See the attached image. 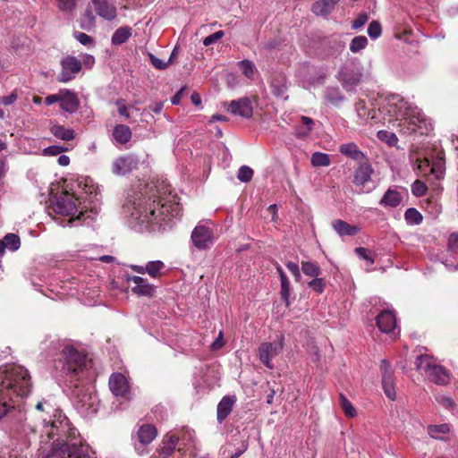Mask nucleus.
<instances>
[{"label": "nucleus", "instance_id": "obj_28", "mask_svg": "<svg viewBox=\"0 0 458 458\" xmlns=\"http://www.w3.org/2000/svg\"><path fill=\"white\" fill-rule=\"evenodd\" d=\"M138 161L132 156L121 157L116 161V174H128L137 166Z\"/></svg>", "mask_w": 458, "mask_h": 458}, {"label": "nucleus", "instance_id": "obj_63", "mask_svg": "<svg viewBox=\"0 0 458 458\" xmlns=\"http://www.w3.org/2000/svg\"><path fill=\"white\" fill-rule=\"evenodd\" d=\"M94 15L92 14L91 11L87 10L85 13L84 20L82 21L81 27L83 29H88L89 27L92 26L94 24Z\"/></svg>", "mask_w": 458, "mask_h": 458}, {"label": "nucleus", "instance_id": "obj_26", "mask_svg": "<svg viewBox=\"0 0 458 458\" xmlns=\"http://www.w3.org/2000/svg\"><path fill=\"white\" fill-rule=\"evenodd\" d=\"M361 77L362 74L360 72L351 69H343L339 72V80L344 87L357 85L360 81Z\"/></svg>", "mask_w": 458, "mask_h": 458}, {"label": "nucleus", "instance_id": "obj_18", "mask_svg": "<svg viewBox=\"0 0 458 458\" xmlns=\"http://www.w3.org/2000/svg\"><path fill=\"white\" fill-rule=\"evenodd\" d=\"M122 397L126 402L132 399L131 386L127 377L122 373H116V397Z\"/></svg>", "mask_w": 458, "mask_h": 458}, {"label": "nucleus", "instance_id": "obj_47", "mask_svg": "<svg viewBox=\"0 0 458 458\" xmlns=\"http://www.w3.org/2000/svg\"><path fill=\"white\" fill-rule=\"evenodd\" d=\"M427 190V185L420 180H416L411 185V191L416 197L424 196Z\"/></svg>", "mask_w": 458, "mask_h": 458}, {"label": "nucleus", "instance_id": "obj_2", "mask_svg": "<svg viewBox=\"0 0 458 458\" xmlns=\"http://www.w3.org/2000/svg\"><path fill=\"white\" fill-rule=\"evenodd\" d=\"M47 437L54 438L50 451L43 458H90L89 445L82 441L76 428L63 421H53L46 427Z\"/></svg>", "mask_w": 458, "mask_h": 458}, {"label": "nucleus", "instance_id": "obj_30", "mask_svg": "<svg viewBox=\"0 0 458 458\" xmlns=\"http://www.w3.org/2000/svg\"><path fill=\"white\" fill-rule=\"evenodd\" d=\"M402 201L401 194L392 189H388L380 200V205L390 208H396Z\"/></svg>", "mask_w": 458, "mask_h": 458}, {"label": "nucleus", "instance_id": "obj_11", "mask_svg": "<svg viewBox=\"0 0 458 458\" xmlns=\"http://www.w3.org/2000/svg\"><path fill=\"white\" fill-rule=\"evenodd\" d=\"M128 282H132L130 285L131 292L138 296L152 297L155 293V286L148 283V280L140 276H127Z\"/></svg>", "mask_w": 458, "mask_h": 458}, {"label": "nucleus", "instance_id": "obj_16", "mask_svg": "<svg viewBox=\"0 0 458 458\" xmlns=\"http://www.w3.org/2000/svg\"><path fill=\"white\" fill-rule=\"evenodd\" d=\"M236 403L234 395H225L217 404L216 420L222 423L233 411V407Z\"/></svg>", "mask_w": 458, "mask_h": 458}, {"label": "nucleus", "instance_id": "obj_58", "mask_svg": "<svg viewBox=\"0 0 458 458\" xmlns=\"http://www.w3.org/2000/svg\"><path fill=\"white\" fill-rule=\"evenodd\" d=\"M285 265L289 271L293 275L295 281L300 282L301 279V275L299 266L296 263L291 261L287 262Z\"/></svg>", "mask_w": 458, "mask_h": 458}, {"label": "nucleus", "instance_id": "obj_32", "mask_svg": "<svg viewBox=\"0 0 458 458\" xmlns=\"http://www.w3.org/2000/svg\"><path fill=\"white\" fill-rule=\"evenodd\" d=\"M382 386L386 395L391 399L395 400L396 393L394 389V375L382 377Z\"/></svg>", "mask_w": 458, "mask_h": 458}, {"label": "nucleus", "instance_id": "obj_43", "mask_svg": "<svg viewBox=\"0 0 458 458\" xmlns=\"http://www.w3.org/2000/svg\"><path fill=\"white\" fill-rule=\"evenodd\" d=\"M377 137L382 141H386L389 146H394L398 141L396 135L387 131H379L377 132Z\"/></svg>", "mask_w": 458, "mask_h": 458}, {"label": "nucleus", "instance_id": "obj_41", "mask_svg": "<svg viewBox=\"0 0 458 458\" xmlns=\"http://www.w3.org/2000/svg\"><path fill=\"white\" fill-rule=\"evenodd\" d=\"M291 293L290 282L287 276H283V280H281V298L285 302L286 306L289 305V298Z\"/></svg>", "mask_w": 458, "mask_h": 458}, {"label": "nucleus", "instance_id": "obj_42", "mask_svg": "<svg viewBox=\"0 0 458 458\" xmlns=\"http://www.w3.org/2000/svg\"><path fill=\"white\" fill-rule=\"evenodd\" d=\"M131 36V28L128 26L120 27L116 30V45L124 43Z\"/></svg>", "mask_w": 458, "mask_h": 458}, {"label": "nucleus", "instance_id": "obj_49", "mask_svg": "<svg viewBox=\"0 0 458 458\" xmlns=\"http://www.w3.org/2000/svg\"><path fill=\"white\" fill-rule=\"evenodd\" d=\"M71 175H72V178H71V180H72V187H71L72 192L78 193L80 191V189H81L82 183H84V186H85V187H83V190H85V191H88V189H86V187L89 186L88 179H84L83 178L82 180H81L79 182H76L77 179L73 176L75 174H71ZM77 195L80 196L79 194H77Z\"/></svg>", "mask_w": 458, "mask_h": 458}, {"label": "nucleus", "instance_id": "obj_33", "mask_svg": "<svg viewBox=\"0 0 458 458\" xmlns=\"http://www.w3.org/2000/svg\"><path fill=\"white\" fill-rule=\"evenodd\" d=\"M131 131L125 124H116V142L126 144L131 139Z\"/></svg>", "mask_w": 458, "mask_h": 458}, {"label": "nucleus", "instance_id": "obj_29", "mask_svg": "<svg viewBox=\"0 0 458 458\" xmlns=\"http://www.w3.org/2000/svg\"><path fill=\"white\" fill-rule=\"evenodd\" d=\"M50 132L57 139L70 141L75 139V131L69 127L60 124H54L50 127Z\"/></svg>", "mask_w": 458, "mask_h": 458}, {"label": "nucleus", "instance_id": "obj_64", "mask_svg": "<svg viewBox=\"0 0 458 458\" xmlns=\"http://www.w3.org/2000/svg\"><path fill=\"white\" fill-rule=\"evenodd\" d=\"M448 250L451 251H454L458 249V233H452L448 239Z\"/></svg>", "mask_w": 458, "mask_h": 458}, {"label": "nucleus", "instance_id": "obj_62", "mask_svg": "<svg viewBox=\"0 0 458 458\" xmlns=\"http://www.w3.org/2000/svg\"><path fill=\"white\" fill-rule=\"evenodd\" d=\"M437 401L441 404L443 405L444 407L447 408V409H451L453 407L455 406V403L454 402V400L450 397H447V396H437Z\"/></svg>", "mask_w": 458, "mask_h": 458}, {"label": "nucleus", "instance_id": "obj_57", "mask_svg": "<svg viewBox=\"0 0 458 458\" xmlns=\"http://www.w3.org/2000/svg\"><path fill=\"white\" fill-rule=\"evenodd\" d=\"M64 150H66L65 148H64L62 146H58V145H54V146L45 148L43 149V154L45 156H57V155L61 154L62 152H64Z\"/></svg>", "mask_w": 458, "mask_h": 458}, {"label": "nucleus", "instance_id": "obj_7", "mask_svg": "<svg viewBox=\"0 0 458 458\" xmlns=\"http://www.w3.org/2000/svg\"><path fill=\"white\" fill-rule=\"evenodd\" d=\"M81 198L77 193L65 191L51 199L52 209L59 215L72 216L78 212Z\"/></svg>", "mask_w": 458, "mask_h": 458}, {"label": "nucleus", "instance_id": "obj_14", "mask_svg": "<svg viewBox=\"0 0 458 458\" xmlns=\"http://www.w3.org/2000/svg\"><path fill=\"white\" fill-rule=\"evenodd\" d=\"M80 106V100L75 92L68 89L61 90L60 107L63 111L73 114Z\"/></svg>", "mask_w": 458, "mask_h": 458}, {"label": "nucleus", "instance_id": "obj_19", "mask_svg": "<svg viewBox=\"0 0 458 458\" xmlns=\"http://www.w3.org/2000/svg\"><path fill=\"white\" fill-rule=\"evenodd\" d=\"M377 326L381 332H391L395 327L394 315L388 310L382 311L377 317Z\"/></svg>", "mask_w": 458, "mask_h": 458}, {"label": "nucleus", "instance_id": "obj_37", "mask_svg": "<svg viewBox=\"0 0 458 458\" xmlns=\"http://www.w3.org/2000/svg\"><path fill=\"white\" fill-rule=\"evenodd\" d=\"M405 220L411 225H419L422 222V215L414 208H410L405 211Z\"/></svg>", "mask_w": 458, "mask_h": 458}, {"label": "nucleus", "instance_id": "obj_13", "mask_svg": "<svg viewBox=\"0 0 458 458\" xmlns=\"http://www.w3.org/2000/svg\"><path fill=\"white\" fill-rule=\"evenodd\" d=\"M358 167L353 172L352 182L357 186L366 184L371 180L374 170L369 159L358 164Z\"/></svg>", "mask_w": 458, "mask_h": 458}, {"label": "nucleus", "instance_id": "obj_4", "mask_svg": "<svg viewBox=\"0 0 458 458\" xmlns=\"http://www.w3.org/2000/svg\"><path fill=\"white\" fill-rule=\"evenodd\" d=\"M155 187L158 195L152 193L148 197L150 202L147 204L143 210H140V216H143L144 220L148 222L157 221V223L159 222L158 217H162V221H165V218L170 220L172 217H178L181 215L182 208L175 200L176 196L162 197L159 187Z\"/></svg>", "mask_w": 458, "mask_h": 458}, {"label": "nucleus", "instance_id": "obj_35", "mask_svg": "<svg viewBox=\"0 0 458 458\" xmlns=\"http://www.w3.org/2000/svg\"><path fill=\"white\" fill-rule=\"evenodd\" d=\"M311 165L315 167L328 166L330 165V157L327 154L321 152H315L311 156Z\"/></svg>", "mask_w": 458, "mask_h": 458}, {"label": "nucleus", "instance_id": "obj_36", "mask_svg": "<svg viewBox=\"0 0 458 458\" xmlns=\"http://www.w3.org/2000/svg\"><path fill=\"white\" fill-rule=\"evenodd\" d=\"M339 401H340V406L346 417L353 418L356 416L357 412H356L355 408L352 406L351 402L343 394H340Z\"/></svg>", "mask_w": 458, "mask_h": 458}, {"label": "nucleus", "instance_id": "obj_45", "mask_svg": "<svg viewBox=\"0 0 458 458\" xmlns=\"http://www.w3.org/2000/svg\"><path fill=\"white\" fill-rule=\"evenodd\" d=\"M56 2L59 10L66 13H72L76 6L75 0H56Z\"/></svg>", "mask_w": 458, "mask_h": 458}, {"label": "nucleus", "instance_id": "obj_55", "mask_svg": "<svg viewBox=\"0 0 458 458\" xmlns=\"http://www.w3.org/2000/svg\"><path fill=\"white\" fill-rule=\"evenodd\" d=\"M369 20V15L367 13H360L358 14L357 18L352 21V29L359 30Z\"/></svg>", "mask_w": 458, "mask_h": 458}, {"label": "nucleus", "instance_id": "obj_60", "mask_svg": "<svg viewBox=\"0 0 458 458\" xmlns=\"http://www.w3.org/2000/svg\"><path fill=\"white\" fill-rule=\"evenodd\" d=\"M380 371H381L382 377L394 375V371L391 368L389 361L385 359L382 360L380 362Z\"/></svg>", "mask_w": 458, "mask_h": 458}, {"label": "nucleus", "instance_id": "obj_24", "mask_svg": "<svg viewBox=\"0 0 458 458\" xmlns=\"http://www.w3.org/2000/svg\"><path fill=\"white\" fill-rule=\"evenodd\" d=\"M339 0H318L311 7L316 15L327 16L335 9Z\"/></svg>", "mask_w": 458, "mask_h": 458}, {"label": "nucleus", "instance_id": "obj_52", "mask_svg": "<svg viewBox=\"0 0 458 458\" xmlns=\"http://www.w3.org/2000/svg\"><path fill=\"white\" fill-rule=\"evenodd\" d=\"M225 33L223 30H218L208 37H206L204 39H203V45L208 47V46H210L212 44H215L216 42H217L219 39H221L223 37H224Z\"/></svg>", "mask_w": 458, "mask_h": 458}, {"label": "nucleus", "instance_id": "obj_56", "mask_svg": "<svg viewBox=\"0 0 458 458\" xmlns=\"http://www.w3.org/2000/svg\"><path fill=\"white\" fill-rule=\"evenodd\" d=\"M240 67L242 71V73L248 77V78H251L253 73H254V70H253V64L249 60H243L242 62H240Z\"/></svg>", "mask_w": 458, "mask_h": 458}, {"label": "nucleus", "instance_id": "obj_10", "mask_svg": "<svg viewBox=\"0 0 458 458\" xmlns=\"http://www.w3.org/2000/svg\"><path fill=\"white\" fill-rule=\"evenodd\" d=\"M213 238V232L205 225H197L191 233V241L199 250L209 248Z\"/></svg>", "mask_w": 458, "mask_h": 458}, {"label": "nucleus", "instance_id": "obj_59", "mask_svg": "<svg viewBox=\"0 0 458 458\" xmlns=\"http://www.w3.org/2000/svg\"><path fill=\"white\" fill-rule=\"evenodd\" d=\"M149 60L153 66L158 70H164L167 67L168 63L157 58L152 54H149Z\"/></svg>", "mask_w": 458, "mask_h": 458}, {"label": "nucleus", "instance_id": "obj_44", "mask_svg": "<svg viewBox=\"0 0 458 458\" xmlns=\"http://www.w3.org/2000/svg\"><path fill=\"white\" fill-rule=\"evenodd\" d=\"M253 176V170L247 166L242 165L239 168L237 178L243 182H248L251 180Z\"/></svg>", "mask_w": 458, "mask_h": 458}, {"label": "nucleus", "instance_id": "obj_38", "mask_svg": "<svg viewBox=\"0 0 458 458\" xmlns=\"http://www.w3.org/2000/svg\"><path fill=\"white\" fill-rule=\"evenodd\" d=\"M301 270L306 276L312 277H317L321 274L319 267L315 263L309 261L301 262Z\"/></svg>", "mask_w": 458, "mask_h": 458}, {"label": "nucleus", "instance_id": "obj_21", "mask_svg": "<svg viewBox=\"0 0 458 458\" xmlns=\"http://www.w3.org/2000/svg\"><path fill=\"white\" fill-rule=\"evenodd\" d=\"M157 429L152 424H143L137 432V438L140 444L147 445L150 444L157 437Z\"/></svg>", "mask_w": 458, "mask_h": 458}, {"label": "nucleus", "instance_id": "obj_50", "mask_svg": "<svg viewBox=\"0 0 458 458\" xmlns=\"http://www.w3.org/2000/svg\"><path fill=\"white\" fill-rule=\"evenodd\" d=\"M71 175H72V178H71V180H72V187H71L72 192L78 193L80 191V189H81L82 183H84V186H85V187H83V190H85V191H88V189H86V187L89 186L88 179H84L83 178L82 180H81L79 182H76L77 179L73 176L75 174H71ZM77 195L80 196L79 194H77Z\"/></svg>", "mask_w": 458, "mask_h": 458}, {"label": "nucleus", "instance_id": "obj_3", "mask_svg": "<svg viewBox=\"0 0 458 458\" xmlns=\"http://www.w3.org/2000/svg\"><path fill=\"white\" fill-rule=\"evenodd\" d=\"M55 369L60 371L68 387L78 386V383H89L95 377L91 360L85 352L72 345L63 348Z\"/></svg>", "mask_w": 458, "mask_h": 458}, {"label": "nucleus", "instance_id": "obj_40", "mask_svg": "<svg viewBox=\"0 0 458 458\" xmlns=\"http://www.w3.org/2000/svg\"><path fill=\"white\" fill-rule=\"evenodd\" d=\"M165 267L162 261H150L146 265L147 273L152 276L157 277L160 275V271Z\"/></svg>", "mask_w": 458, "mask_h": 458}, {"label": "nucleus", "instance_id": "obj_51", "mask_svg": "<svg viewBox=\"0 0 458 458\" xmlns=\"http://www.w3.org/2000/svg\"><path fill=\"white\" fill-rule=\"evenodd\" d=\"M354 251L360 259L368 260L370 264H373L375 262V259L372 257L369 250L363 247H358L355 249Z\"/></svg>", "mask_w": 458, "mask_h": 458}, {"label": "nucleus", "instance_id": "obj_27", "mask_svg": "<svg viewBox=\"0 0 458 458\" xmlns=\"http://www.w3.org/2000/svg\"><path fill=\"white\" fill-rule=\"evenodd\" d=\"M332 226L340 236H354L360 232L358 226L351 225L341 219L335 220Z\"/></svg>", "mask_w": 458, "mask_h": 458}, {"label": "nucleus", "instance_id": "obj_20", "mask_svg": "<svg viewBox=\"0 0 458 458\" xmlns=\"http://www.w3.org/2000/svg\"><path fill=\"white\" fill-rule=\"evenodd\" d=\"M21 247V239L18 234L15 233H7L4 236L2 240H0V257H2L5 250H9L11 251H16Z\"/></svg>", "mask_w": 458, "mask_h": 458}, {"label": "nucleus", "instance_id": "obj_12", "mask_svg": "<svg viewBox=\"0 0 458 458\" xmlns=\"http://www.w3.org/2000/svg\"><path fill=\"white\" fill-rule=\"evenodd\" d=\"M227 110L233 114H238L244 118H250L253 114L252 105L248 98H242L238 100L231 101Z\"/></svg>", "mask_w": 458, "mask_h": 458}, {"label": "nucleus", "instance_id": "obj_54", "mask_svg": "<svg viewBox=\"0 0 458 458\" xmlns=\"http://www.w3.org/2000/svg\"><path fill=\"white\" fill-rule=\"evenodd\" d=\"M309 286L312 288L314 292L321 293L325 289V282L322 278L317 276L309 283Z\"/></svg>", "mask_w": 458, "mask_h": 458}, {"label": "nucleus", "instance_id": "obj_39", "mask_svg": "<svg viewBox=\"0 0 458 458\" xmlns=\"http://www.w3.org/2000/svg\"><path fill=\"white\" fill-rule=\"evenodd\" d=\"M368 45V38L365 36L354 37L350 44V50L352 53H358L364 49Z\"/></svg>", "mask_w": 458, "mask_h": 458}, {"label": "nucleus", "instance_id": "obj_25", "mask_svg": "<svg viewBox=\"0 0 458 458\" xmlns=\"http://www.w3.org/2000/svg\"><path fill=\"white\" fill-rule=\"evenodd\" d=\"M178 437L175 436H171L167 440H163V446H161L157 450V454L154 455L152 458H168L170 457L177 445Z\"/></svg>", "mask_w": 458, "mask_h": 458}, {"label": "nucleus", "instance_id": "obj_6", "mask_svg": "<svg viewBox=\"0 0 458 458\" xmlns=\"http://www.w3.org/2000/svg\"><path fill=\"white\" fill-rule=\"evenodd\" d=\"M417 370L423 371L427 378L440 386H445L449 382V374L447 370L437 365L433 357L428 354L419 355L415 361Z\"/></svg>", "mask_w": 458, "mask_h": 458}, {"label": "nucleus", "instance_id": "obj_53", "mask_svg": "<svg viewBox=\"0 0 458 458\" xmlns=\"http://www.w3.org/2000/svg\"><path fill=\"white\" fill-rule=\"evenodd\" d=\"M118 113L121 118L127 120L131 118L130 106H125L122 100L116 101Z\"/></svg>", "mask_w": 458, "mask_h": 458}, {"label": "nucleus", "instance_id": "obj_9", "mask_svg": "<svg viewBox=\"0 0 458 458\" xmlns=\"http://www.w3.org/2000/svg\"><path fill=\"white\" fill-rule=\"evenodd\" d=\"M284 348V336H280L278 343H263L259 347V357L260 361L267 368L273 369L271 359L277 356Z\"/></svg>", "mask_w": 458, "mask_h": 458}, {"label": "nucleus", "instance_id": "obj_15", "mask_svg": "<svg viewBox=\"0 0 458 458\" xmlns=\"http://www.w3.org/2000/svg\"><path fill=\"white\" fill-rule=\"evenodd\" d=\"M270 87L272 93L276 98H281L284 99H287L288 96L286 95L288 86H287V79L286 76L283 73L276 72L272 75Z\"/></svg>", "mask_w": 458, "mask_h": 458}, {"label": "nucleus", "instance_id": "obj_22", "mask_svg": "<svg viewBox=\"0 0 458 458\" xmlns=\"http://www.w3.org/2000/svg\"><path fill=\"white\" fill-rule=\"evenodd\" d=\"M406 121L411 128V132H415L417 131H422V129H427L428 121L427 119L418 111H411V113L409 114V116L406 118ZM421 134L424 133V131H420Z\"/></svg>", "mask_w": 458, "mask_h": 458}, {"label": "nucleus", "instance_id": "obj_34", "mask_svg": "<svg viewBox=\"0 0 458 458\" xmlns=\"http://www.w3.org/2000/svg\"><path fill=\"white\" fill-rule=\"evenodd\" d=\"M449 431L450 428L448 424L428 426V433L432 438L441 439L440 435L447 434Z\"/></svg>", "mask_w": 458, "mask_h": 458}, {"label": "nucleus", "instance_id": "obj_31", "mask_svg": "<svg viewBox=\"0 0 458 458\" xmlns=\"http://www.w3.org/2000/svg\"><path fill=\"white\" fill-rule=\"evenodd\" d=\"M322 45L327 55H335L344 49L343 42L337 38H327L322 41Z\"/></svg>", "mask_w": 458, "mask_h": 458}, {"label": "nucleus", "instance_id": "obj_5", "mask_svg": "<svg viewBox=\"0 0 458 458\" xmlns=\"http://www.w3.org/2000/svg\"><path fill=\"white\" fill-rule=\"evenodd\" d=\"M87 383H78V386L69 387L72 390V404L76 411L83 418H89L98 410V396L86 387Z\"/></svg>", "mask_w": 458, "mask_h": 458}, {"label": "nucleus", "instance_id": "obj_46", "mask_svg": "<svg viewBox=\"0 0 458 458\" xmlns=\"http://www.w3.org/2000/svg\"><path fill=\"white\" fill-rule=\"evenodd\" d=\"M327 99L333 105H338L344 100V97L337 89H329L327 91Z\"/></svg>", "mask_w": 458, "mask_h": 458}, {"label": "nucleus", "instance_id": "obj_1", "mask_svg": "<svg viewBox=\"0 0 458 458\" xmlns=\"http://www.w3.org/2000/svg\"><path fill=\"white\" fill-rule=\"evenodd\" d=\"M30 388V377L25 368L18 365L0 368V420L15 410L16 399L27 396Z\"/></svg>", "mask_w": 458, "mask_h": 458}, {"label": "nucleus", "instance_id": "obj_8", "mask_svg": "<svg viewBox=\"0 0 458 458\" xmlns=\"http://www.w3.org/2000/svg\"><path fill=\"white\" fill-rule=\"evenodd\" d=\"M61 72L57 76L60 82L66 83L73 80L81 70V62L75 56L67 55L60 61Z\"/></svg>", "mask_w": 458, "mask_h": 458}, {"label": "nucleus", "instance_id": "obj_61", "mask_svg": "<svg viewBox=\"0 0 458 458\" xmlns=\"http://www.w3.org/2000/svg\"><path fill=\"white\" fill-rule=\"evenodd\" d=\"M74 38L84 46L89 45L93 42L91 37L83 32H74Z\"/></svg>", "mask_w": 458, "mask_h": 458}, {"label": "nucleus", "instance_id": "obj_17", "mask_svg": "<svg viewBox=\"0 0 458 458\" xmlns=\"http://www.w3.org/2000/svg\"><path fill=\"white\" fill-rule=\"evenodd\" d=\"M339 151L342 155L356 161L358 164L368 159L367 156L353 142L342 144Z\"/></svg>", "mask_w": 458, "mask_h": 458}, {"label": "nucleus", "instance_id": "obj_23", "mask_svg": "<svg viewBox=\"0 0 458 458\" xmlns=\"http://www.w3.org/2000/svg\"><path fill=\"white\" fill-rule=\"evenodd\" d=\"M92 4L100 17L109 21L114 18V8L107 0H92Z\"/></svg>", "mask_w": 458, "mask_h": 458}, {"label": "nucleus", "instance_id": "obj_48", "mask_svg": "<svg viewBox=\"0 0 458 458\" xmlns=\"http://www.w3.org/2000/svg\"><path fill=\"white\" fill-rule=\"evenodd\" d=\"M381 24L377 21H372L368 27V34L371 38H377L381 35Z\"/></svg>", "mask_w": 458, "mask_h": 458}]
</instances>
